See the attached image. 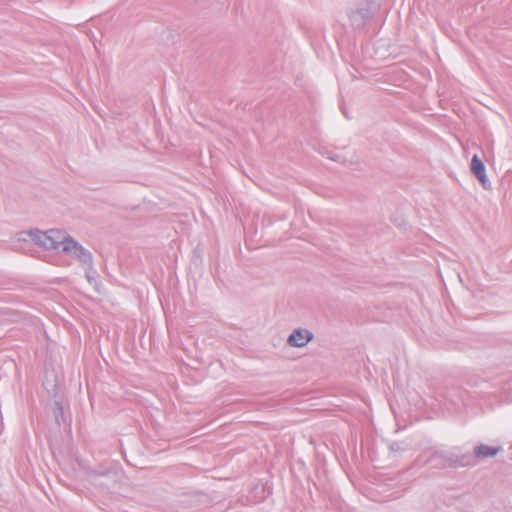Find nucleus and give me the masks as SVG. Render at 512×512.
<instances>
[{
	"label": "nucleus",
	"instance_id": "6",
	"mask_svg": "<svg viewBox=\"0 0 512 512\" xmlns=\"http://www.w3.org/2000/svg\"><path fill=\"white\" fill-rule=\"evenodd\" d=\"M83 269L85 271V277H86L87 281L90 284H92L93 282H96L97 271L94 268V263L91 264V267L85 266V267H83Z\"/></svg>",
	"mask_w": 512,
	"mask_h": 512
},
{
	"label": "nucleus",
	"instance_id": "9",
	"mask_svg": "<svg viewBox=\"0 0 512 512\" xmlns=\"http://www.w3.org/2000/svg\"><path fill=\"white\" fill-rule=\"evenodd\" d=\"M106 473L105 472H99V473H96V475H99V476H103L105 475Z\"/></svg>",
	"mask_w": 512,
	"mask_h": 512
},
{
	"label": "nucleus",
	"instance_id": "5",
	"mask_svg": "<svg viewBox=\"0 0 512 512\" xmlns=\"http://www.w3.org/2000/svg\"><path fill=\"white\" fill-rule=\"evenodd\" d=\"M500 450H501V447H493V446H488L486 444H480V445L475 446L474 455L477 458L494 457L498 454V452Z\"/></svg>",
	"mask_w": 512,
	"mask_h": 512
},
{
	"label": "nucleus",
	"instance_id": "7",
	"mask_svg": "<svg viewBox=\"0 0 512 512\" xmlns=\"http://www.w3.org/2000/svg\"><path fill=\"white\" fill-rule=\"evenodd\" d=\"M389 449L393 453H401L406 451L407 447H404L402 442L394 441L389 445Z\"/></svg>",
	"mask_w": 512,
	"mask_h": 512
},
{
	"label": "nucleus",
	"instance_id": "3",
	"mask_svg": "<svg viewBox=\"0 0 512 512\" xmlns=\"http://www.w3.org/2000/svg\"><path fill=\"white\" fill-rule=\"evenodd\" d=\"M313 338L314 334L311 331L297 328L289 335L287 343L291 347L301 348L306 346Z\"/></svg>",
	"mask_w": 512,
	"mask_h": 512
},
{
	"label": "nucleus",
	"instance_id": "4",
	"mask_svg": "<svg viewBox=\"0 0 512 512\" xmlns=\"http://www.w3.org/2000/svg\"><path fill=\"white\" fill-rule=\"evenodd\" d=\"M471 171L474 174V176L483 184L485 185L487 181V175H486V167L483 161L477 156L474 155L471 160Z\"/></svg>",
	"mask_w": 512,
	"mask_h": 512
},
{
	"label": "nucleus",
	"instance_id": "1",
	"mask_svg": "<svg viewBox=\"0 0 512 512\" xmlns=\"http://www.w3.org/2000/svg\"><path fill=\"white\" fill-rule=\"evenodd\" d=\"M30 236L35 244L45 249L62 251L73 257L82 268L91 267L94 263L93 254L61 229L35 230L30 232Z\"/></svg>",
	"mask_w": 512,
	"mask_h": 512
},
{
	"label": "nucleus",
	"instance_id": "8",
	"mask_svg": "<svg viewBox=\"0 0 512 512\" xmlns=\"http://www.w3.org/2000/svg\"><path fill=\"white\" fill-rule=\"evenodd\" d=\"M326 157L333 161H339V159H340L339 155H337V154L327 155Z\"/></svg>",
	"mask_w": 512,
	"mask_h": 512
},
{
	"label": "nucleus",
	"instance_id": "2",
	"mask_svg": "<svg viewBox=\"0 0 512 512\" xmlns=\"http://www.w3.org/2000/svg\"><path fill=\"white\" fill-rule=\"evenodd\" d=\"M373 10L368 3L363 4L353 10L349 15L351 25L355 29H361L365 26L366 22L372 18Z\"/></svg>",
	"mask_w": 512,
	"mask_h": 512
}]
</instances>
